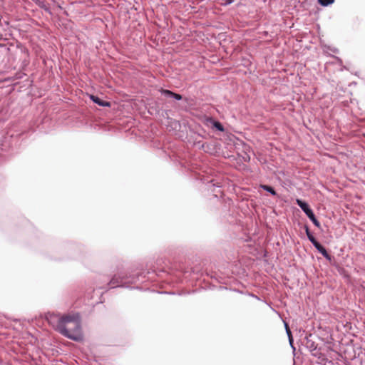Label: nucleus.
<instances>
[{
	"label": "nucleus",
	"instance_id": "obj_1",
	"mask_svg": "<svg viewBox=\"0 0 365 365\" xmlns=\"http://www.w3.org/2000/svg\"><path fill=\"white\" fill-rule=\"evenodd\" d=\"M47 320L62 335L77 341L83 339L81 318L78 313H69L63 316L51 314L47 317Z\"/></svg>",
	"mask_w": 365,
	"mask_h": 365
},
{
	"label": "nucleus",
	"instance_id": "obj_2",
	"mask_svg": "<svg viewBox=\"0 0 365 365\" xmlns=\"http://www.w3.org/2000/svg\"><path fill=\"white\" fill-rule=\"evenodd\" d=\"M296 202L297 205L305 212L307 217L312 221L314 225L319 227L320 223L315 217L314 214L313 213L312 210L309 208L308 204L299 199H297Z\"/></svg>",
	"mask_w": 365,
	"mask_h": 365
},
{
	"label": "nucleus",
	"instance_id": "obj_3",
	"mask_svg": "<svg viewBox=\"0 0 365 365\" xmlns=\"http://www.w3.org/2000/svg\"><path fill=\"white\" fill-rule=\"evenodd\" d=\"M91 98L92 99V101L93 102H95L96 103H97L99 106H110V103L109 102L104 101L100 99L97 96L92 95V96H91Z\"/></svg>",
	"mask_w": 365,
	"mask_h": 365
},
{
	"label": "nucleus",
	"instance_id": "obj_4",
	"mask_svg": "<svg viewBox=\"0 0 365 365\" xmlns=\"http://www.w3.org/2000/svg\"><path fill=\"white\" fill-rule=\"evenodd\" d=\"M161 92H162V93L165 94V96H173V98H175L177 100H181L182 99V96L181 95L178 94V93H175L169 91V90L163 89L161 91Z\"/></svg>",
	"mask_w": 365,
	"mask_h": 365
},
{
	"label": "nucleus",
	"instance_id": "obj_5",
	"mask_svg": "<svg viewBox=\"0 0 365 365\" xmlns=\"http://www.w3.org/2000/svg\"><path fill=\"white\" fill-rule=\"evenodd\" d=\"M261 187L263 190L270 192L272 195H276V194H277L276 192L274 191V190L272 187H270L269 185H262Z\"/></svg>",
	"mask_w": 365,
	"mask_h": 365
},
{
	"label": "nucleus",
	"instance_id": "obj_6",
	"mask_svg": "<svg viewBox=\"0 0 365 365\" xmlns=\"http://www.w3.org/2000/svg\"><path fill=\"white\" fill-rule=\"evenodd\" d=\"M319 252L326 258L330 259V255L326 250V249L322 246L321 249H319Z\"/></svg>",
	"mask_w": 365,
	"mask_h": 365
},
{
	"label": "nucleus",
	"instance_id": "obj_7",
	"mask_svg": "<svg viewBox=\"0 0 365 365\" xmlns=\"http://www.w3.org/2000/svg\"><path fill=\"white\" fill-rule=\"evenodd\" d=\"M109 286L110 288H113V287H118L120 286V284L118 283V282L115 279V277H113L110 281V283H109Z\"/></svg>",
	"mask_w": 365,
	"mask_h": 365
},
{
	"label": "nucleus",
	"instance_id": "obj_8",
	"mask_svg": "<svg viewBox=\"0 0 365 365\" xmlns=\"http://www.w3.org/2000/svg\"><path fill=\"white\" fill-rule=\"evenodd\" d=\"M334 2V0H319V3L322 6H328Z\"/></svg>",
	"mask_w": 365,
	"mask_h": 365
},
{
	"label": "nucleus",
	"instance_id": "obj_9",
	"mask_svg": "<svg viewBox=\"0 0 365 365\" xmlns=\"http://www.w3.org/2000/svg\"><path fill=\"white\" fill-rule=\"evenodd\" d=\"M214 126L219 130L220 131H223L224 130V128L222 126V125L220 123V122H215L214 123Z\"/></svg>",
	"mask_w": 365,
	"mask_h": 365
},
{
	"label": "nucleus",
	"instance_id": "obj_10",
	"mask_svg": "<svg viewBox=\"0 0 365 365\" xmlns=\"http://www.w3.org/2000/svg\"><path fill=\"white\" fill-rule=\"evenodd\" d=\"M285 327H286V331H287V333L289 336V341H292V333H291V331L289 328V326L287 323H285Z\"/></svg>",
	"mask_w": 365,
	"mask_h": 365
},
{
	"label": "nucleus",
	"instance_id": "obj_11",
	"mask_svg": "<svg viewBox=\"0 0 365 365\" xmlns=\"http://www.w3.org/2000/svg\"><path fill=\"white\" fill-rule=\"evenodd\" d=\"M313 245L318 251L322 247V245L319 242H316Z\"/></svg>",
	"mask_w": 365,
	"mask_h": 365
},
{
	"label": "nucleus",
	"instance_id": "obj_12",
	"mask_svg": "<svg viewBox=\"0 0 365 365\" xmlns=\"http://www.w3.org/2000/svg\"><path fill=\"white\" fill-rule=\"evenodd\" d=\"M308 239L309 240V241L312 243V244H314L316 242H317V240L315 239V237L312 235V236H309Z\"/></svg>",
	"mask_w": 365,
	"mask_h": 365
},
{
	"label": "nucleus",
	"instance_id": "obj_13",
	"mask_svg": "<svg viewBox=\"0 0 365 365\" xmlns=\"http://www.w3.org/2000/svg\"><path fill=\"white\" fill-rule=\"evenodd\" d=\"M305 230H306V234L307 235V237H309V236H312V235L311 234L310 231H309V229L307 226L305 227Z\"/></svg>",
	"mask_w": 365,
	"mask_h": 365
},
{
	"label": "nucleus",
	"instance_id": "obj_14",
	"mask_svg": "<svg viewBox=\"0 0 365 365\" xmlns=\"http://www.w3.org/2000/svg\"><path fill=\"white\" fill-rule=\"evenodd\" d=\"M225 4H230L232 2V0H222Z\"/></svg>",
	"mask_w": 365,
	"mask_h": 365
}]
</instances>
